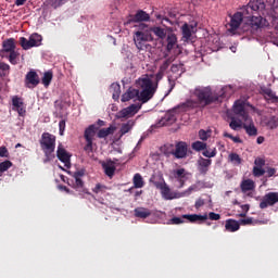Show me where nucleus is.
Returning <instances> with one entry per match:
<instances>
[{
  "label": "nucleus",
  "instance_id": "nucleus-56",
  "mask_svg": "<svg viewBox=\"0 0 278 278\" xmlns=\"http://www.w3.org/2000/svg\"><path fill=\"white\" fill-rule=\"evenodd\" d=\"M173 61L170 59H166L162 65L160 66L159 71H161L162 73H166V71H168V66H170V63Z\"/></svg>",
  "mask_w": 278,
  "mask_h": 278
},
{
  "label": "nucleus",
  "instance_id": "nucleus-54",
  "mask_svg": "<svg viewBox=\"0 0 278 278\" xmlns=\"http://www.w3.org/2000/svg\"><path fill=\"white\" fill-rule=\"evenodd\" d=\"M224 138H229L230 140H232V142L237 144H242V139H240V137H235L227 131L224 132Z\"/></svg>",
  "mask_w": 278,
  "mask_h": 278
},
{
  "label": "nucleus",
  "instance_id": "nucleus-20",
  "mask_svg": "<svg viewBox=\"0 0 278 278\" xmlns=\"http://www.w3.org/2000/svg\"><path fill=\"white\" fill-rule=\"evenodd\" d=\"M242 21H244L242 12L235 13L231 16L230 23H229L231 31H236V29H238V27H240V25H242Z\"/></svg>",
  "mask_w": 278,
  "mask_h": 278
},
{
  "label": "nucleus",
  "instance_id": "nucleus-27",
  "mask_svg": "<svg viewBox=\"0 0 278 278\" xmlns=\"http://www.w3.org/2000/svg\"><path fill=\"white\" fill-rule=\"evenodd\" d=\"M132 184L134 187L128 189V192H130V194H134V190H136V188H144V180L142 179V175L135 174L132 178Z\"/></svg>",
  "mask_w": 278,
  "mask_h": 278
},
{
  "label": "nucleus",
  "instance_id": "nucleus-9",
  "mask_svg": "<svg viewBox=\"0 0 278 278\" xmlns=\"http://www.w3.org/2000/svg\"><path fill=\"white\" fill-rule=\"evenodd\" d=\"M149 21H151V15L143 10H139L135 15H128L124 25H131V23H147Z\"/></svg>",
  "mask_w": 278,
  "mask_h": 278
},
{
  "label": "nucleus",
  "instance_id": "nucleus-19",
  "mask_svg": "<svg viewBox=\"0 0 278 278\" xmlns=\"http://www.w3.org/2000/svg\"><path fill=\"white\" fill-rule=\"evenodd\" d=\"M101 166L106 177H114V173H116V163L114 161L108 160L106 162H102Z\"/></svg>",
  "mask_w": 278,
  "mask_h": 278
},
{
  "label": "nucleus",
  "instance_id": "nucleus-41",
  "mask_svg": "<svg viewBox=\"0 0 278 278\" xmlns=\"http://www.w3.org/2000/svg\"><path fill=\"white\" fill-rule=\"evenodd\" d=\"M228 160L233 166H240V164H242V157H240V154L238 153H230Z\"/></svg>",
  "mask_w": 278,
  "mask_h": 278
},
{
  "label": "nucleus",
  "instance_id": "nucleus-35",
  "mask_svg": "<svg viewBox=\"0 0 278 278\" xmlns=\"http://www.w3.org/2000/svg\"><path fill=\"white\" fill-rule=\"evenodd\" d=\"M170 72H172L174 75H178V77H181V75H184V73H186V67L184 66L182 63L173 64V65L170 66Z\"/></svg>",
  "mask_w": 278,
  "mask_h": 278
},
{
  "label": "nucleus",
  "instance_id": "nucleus-22",
  "mask_svg": "<svg viewBox=\"0 0 278 278\" xmlns=\"http://www.w3.org/2000/svg\"><path fill=\"white\" fill-rule=\"evenodd\" d=\"M197 185H191L187 190L182 192H172L169 201H173V199H182L184 197H190L192 192H197Z\"/></svg>",
  "mask_w": 278,
  "mask_h": 278
},
{
  "label": "nucleus",
  "instance_id": "nucleus-31",
  "mask_svg": "<svg viewBox=\"0 0 278 278\" xmlns=\"http://www.w3.org/2000/svg\"><path fill=\"white\" fill-rule=\"evenodd\" d=\"M175 121H177L175 115L173 113H167L159 122V127H164L166 125H173V123H175Z\"/></svg>",
  "mask_w": 278,
  "mask_h": 278
},
{
  "label": "nucleus",
  "instance_id": "nucleus-33",
  "mask_svg": "<svg viewBox=\"0 0 278 278\" xmlns=\"http://www.w3.org/2000/svg\"><path fill=\"white\" fill-rule=\"evenodd\" d=\"M250 124H243V129L248 136H257V127L253 124V121L249 117Z\"/></svg>",
  "mask_w": 278,
  "mask_h": 278
},
{
  "label": "nucleus",
  "instance_id": "nucleus-17",
  "mask_svg": "<svg viewBox=\"0 0 278 278\" xmlns=\"http://www.w3.org/2000/svg\"><path fill=\"white\" fill-rule=\"evenodd\" d=\"M142 104H130L128 108L123 109L119 114L122 118H127V116H135V114H138V112H140Z\"/></svg>",
  "mask_w": 278,
  "mask_h": 278
},
{
  "label": "nucleus",
  "instance_id": "nucleus-32",
  "mask_svg": "<svg viewBox=\"0 0 278 278\" xmlns=\"http://www.w3.org/2000/svg\"><path fill=\"white\" fill-rule=\"evenodd\" d=\"M2 51L4 53H12V51H16V43H14V39L10 38L3 41Z\"/></svg>",
  "mask_w": 278,
  "mask_h": 278
},
{
  "label": "nucleus",
  "instance_id": "nucleus-52",
  "mask_svg": "<svg viewBox=\"0 0 278 278\" xmlns=\"http://www.w3.org/2000/svg\"><path fill=\"white\" fill-rule=\"evenodd\" d=\"M230 129H233V131H238L240 127H243L242 122L236 121V118H232L231 122L229 123Z\"/></svg>",
  "mask_w": 278,
  "mask_h": 278
},
{
  "label": "nucleus",
  "instance_id": "nucleus-42",
  "mask_svg": "<svg viewBox=\"0 0 278 278\" xmlns=\"http://www.w3.org/2000/svg\"><path fill=\"white\" fill-rule=\"evenodd\" d=\"M131 127H134V122L122 124V127L119 129V138H123L125 134H129V131H131Z\"/></svg>",
  "mask_w": 278,
  "mask_h": 278
},
{
  "label": "nucleus",
  "instance_id": "nucleus-60",
  "mask_svg": "<svg viewBox=\"0 0 278 278\" xmlns=\"http://www.w3.org/2000/svg\"><path fill=\"white\" fill-rule=\"evenodd\" d=\"M254 164L256 167L263 168V166L266 165V161L262 157H257V159H255Z\"/></svg>",
  "mask_w": 278,
  "mask_h": 278
},
{
  "label": "nucleus",
  "instance_id": "nucleus-30",
  "mask_svg": "<svg viewBox=\"0 0 278 278\" xmlns=\"http://www.w3.org/2000/svg\"><path fill=\"white\" fill-rule=\"evenodd\" d=\"M226 231H230L231 233L238 231L240 229V223L236 219H227L225 224Z\"/></svg>",
  "mask_w": 278,
  "mask_h": 278
},
{
  "label": "nucleus",
  "instance_id": "nucleus-37",
  "mask_svg": "<svg viewBox=\"0 0 278 278\" xmlns=\"http://www.w3.org/2000/svg\"><path fill=\"white\" fill-rule=\"evenodd\" d=\"M242 192H249L251 190H255V182L251 179L243 180L241 182Z\"/></svg>",
  "mask_w": 278,
  "mask_h": 278
},
{
  "label": "nucleus",
  "instance_id": "nucleus-28",
  "mask_svg": "<svg viewBox=\"0 0 278 278\" xmlns=\"http://www.w3.org/2000/svg\"><path fill=\"white\" fill-rule=\"evenodd\" d=\"M192 29H194V26L189 25L188 23H185L181 26L182 39L185 40V42H188V40L192 38Z\"/></svg>",
  "mask_w": 278,
  "mask_h": 278
},
{
  "label": "nucleus",
  "instance_id": "nucleus-49",
  "mask_svg": "<svg viewBox=\"0 0 278 278\" xmlns=\"http://www.w3.org/2000/svg\"><path fill=\"white\" fill-rule=\"evenodd\" d=\"M12 105L17 110L18 108H23L25 103L23 102V99H21L18 96H14L12 98Z\"/></svg>",
  "mask_w": 278,
  "mask_h": 278
},
{
  "label": "nucleus",
  "instance_id": "nucleus-57",
  "mask_svg": "<svg viewBox=\"0 0 278 278\" xmlns=\"http://www.w3.org/2000/svg\"><path fill=\"white\" fill-rule=\"evenodd\" d=\"M75 182L73 184V188H75V190H81V188H84V180H81V178H74Z\"/></svg>",
  "mask_w": 278,
  "mask_h": 278
},
{
  "label": "nucleus",
  "instance_id": "nucleus-21",
  "mask_svg": "<svg viewBox=\"0 0 278 278\" xmlns=\"http://www.w3.org/2000/svg\"><path fill=\"white\" fill-rule=\"evenodd\" d=\"M166 51L170 53L175 47H177V35L175 33H168L165 37Z\"/></svg>",
  "mask_w": 278,
  "mask_h": 278
},
{
  "label": "nucleus",
  "instance_id": "nucleus-51",
  "mask_svg": "<svg viewBox=\"0 0 278 278\" xmlns=\"http://www.w3.org/2000/svg\"><path fill=\"white\" fill-rule=\"evenodd\" d=\"M13 164L11 161H3L0 163V173H5V170H10L12 168Z\"/></svg>",
  "mask_w": 278,
  "mask_h": 278
},
{
  "label": "nucleus",
  "instance_id": "nucleus-62",
  "mask_svg": "<svg viewBox=\"0 0 278 278\" xmlns=\"http://www.w3.org/2000/svg\"><path fill=\"white\" fill-rule=\"evenodd\" d=\"M199 138H200V140L205 141V140H207V138H210V135L207 134V131L201 129L199 131Z\"/></svg>",
  "mask_w": 278,
  "mask_h": 278
},
{
  "label": "nucleus",
  "instance_id": "nucleus-1",
  "mask_svg": "<svg viewBox=\"0 0 278 278\" xmlns=\"http://www.w3.org/2000/svg\"><path fill=\"white\" fill-rule=\"evenodd\" d=\"M139 90V101L141 104L149 103L157 92V84L153 83V75H142L136 80Z\"/></svg>",
  "mask_w": 278,
  "mask_h": 278
},
{
  "label": "nucleus",
  "instance_id": "nucleus-45",
  "mask_svg": "<svg viewBox=\"0 0 278 278\" xmlns=\"http://www.w3.org/2000/svg\"><path fill=\"white\" fill-rule=\"evenodd\" d=\"M9 56L8 60L10 62V64H13V66H16V64H18V55L20 53L16 52V50H13L12 52H9Z\"/></svg>",
  "mask_w": 278,
  "mask_h": 278
},
{
  "label": "nucleus",
  "instance_id": "nucleus-3",
  "mask_svg": "<svg viewBox=\"0 0 278 278\" xmlns=\"http://www.w3.org/2000/svg\"><path fill=\"white\" fill-rule=\"evenodd\" d=\"M39 144L41 148V151L45 153V157L48 162H51L55 155L53 153L55 152V135H52L50 132H43L41 135V139L39 140Z\"/></svg>",
  "mask_w": 278,
  "mask_h": 278
},
{
  "label": "nucleus",
  "instance_id": "nucleus-40",
  "mask_svg": "<svg viewBox=\"0 0 278 278\" xmlns=\"http://www.w3.org/2000/svg\"><path fill=\"white\" fill-rule=\"evenodd\" d=\"M160 190L163 199H165V201H170L173 192L170 191V187H168V184L163 185Z\"/></svg>",
  "mask_w": 278,
  "mask_h": 278
},
{
  "label": "nucleus",
  "instance_id": "nucleus-50",
  "mask_svg": "<svg viewBox=\"0 0 278 278\" xmlns=\"http://www.w3.org/2000/svg\"><path fill=\"white\" fill-rule=\"evenodd\" d=\"M266 21H270L271 25H278V13L271 11V13L266 17Z\"/></svg>",
  "mask_w": 278,
  "mask_h": 278
},
{
  "label": "nucleus",
  "instance_id": "nucleus-48",
  "mask_svg": "<svg viewBox=\"0 0 278 278\" xmlns=\"http://www.w3.org/2000/svg\"><path fill=\"white\" fill-rule=\"evenodd\" d=\"M253 12L254 11H253V9H251V5L248 4L242 8L241 14H242L243 18H248V21H249V18H251V14H253Z\"/></svg>",
  "mask_w": 278,
  "mask_h": 278
},
{
  "label": "nucleus",
  "instance_id": "nucleus-14",
  "mask_svg": "<svg viewBox=\"0 0 278 278\" xmlns=\"http://www.w3.org/2000/svg\"><path fill=\"white\" fill-rule=\"evenodd\" d=\"M233 112L237 116H240L242 121L249 123V112L244 108V102L236 101L233 104Z\"/></svg>",
  "mask_w": 278,
  "mask_h": 278
},
{
  "label": "nucleus",
  "instance_id": "nucleus-61",
  "mask_svg": "<svg viewBox=\"0 0 278 278\" xmlns=\"http://www.w3.org/2000/svg\"><path fill=\"white\" fill-rule=\"evenodd\" d=\"M0 157H10V152L8 151V148L0 147Z\"/></svg>",
  "mask_w": 278,
  "mask_h": 278
},
{
  "label": "nucleus",
  "instance_id": "nucleus-24",
  "mask_svg": "<svg viewBox=\"0 0 278 278\" xmlns=\"http://www.w3.org/2000/svg\"><path fill=\"white\" fill-rule=\"evenodd\" d=\"M248 4L253 12H264V10H266V3L264 0H250Z\"/></svg>",
  "mask_w": 278,
  "mask_h": 278
},
{
  "label": "nucleus",
  "instance_id": "nucleus-43",
  "mask_svg": "<svg viewBox=\"0 0 278 278\" xmlns=\"http://www.w3.org/2000/svg\"><path fill=\"white\" fill-rule=\"evenodd\" d=\"M52 79H53V72L49 71L43 74L41 81L43 86H46L47 88L48 86L51 85Z\"/></svg>",
  "mask_w": 278,
  "mask_h": 278
},
{
  "label": "nucleus",
  "instance_id": "nucleus-2",
  "mask_svg": "<svg viewBox=\"0 0 278 278\" xmlns=\"http://www.w3.org/2000/svg\"><path fill=\"white\" fill-rule=\"evenodd\" d=\"M193 97H195L197 102L201 108H207V105H212V103H216V101H220V98L216 92L212 91V87H201L198 86L194 88L192 92Z\"/></svg>",
  "mask_w": 278,
  "mask_h": 278
},
{
  "label": "nucleus",
  "instance_id": "nucleus-23",
  "mask_svg": "<svg viewBox=\"0 0 278 278\" xmlns=\"http://www.w3.org/2000/svg\"><path fill=\"white\" fill-rule=\"evenodd\" d=\"M198 166L199 173H201V175H207L210 166H212V160L200 157L198 161Z\"/></svg>",
  "mask_w": 278,
  "mask_h": 278
},
{
  "label": "nucleus",
  "instance_id": "nucleus-15",
  "mask_svg": "<svg viewBox=\"0 0 278 278\" xmlns=\"http://www.w3.org/2000/svg\"><path fill=\"white\" fill-rule=\"evenodd\" d=\"M174 179L178 181V188H184L186 186V181H188V175H190L188 172H186V168H179L173 172Z\"/></svg>",
  "mask_w": 278,
  "mask_h": 278
},
{
  "label": "nucleus",
  "instance_id": "nucleus-6",
  "mask_svg": "<svg viewBox=\"0 0 278 278\" xmlns=\"http://www.w3.org/2000/svg\"><path fill=\"white\" fill-rule=\"evenodd\" d=\"M134 41L139 51H144L148 49V42H153V35L149 31H136L134 36Z\"/></svg>",
  "mask_w": 278,
  "mask_h": 278
},
{
  "label": "nucleus",
  "instance_id": "nucleus-47",
  "mask_svg": "<svg viewBox=\"0 0 278 278\" xmlns=\"http://www.w3.org/2000/svg\"><path fill=\"white\" fill-rule=\"evenodd\" d=\"M68 0H48L49 5L53 8L54 10H58V8H62L64 3H66Z\"/></svg>",
  "mask_w": 278,
  "mask_h": 278
},
{
  "label": "nucleus",
  "instance_id": "nucleus-58",
  "mask_svg": "<svg viewBox=\"0 0 278 278\" xmlns=\"http://www.w3.org/2000/svg\"><path fill=\"white\" fill-rule=\"evenodd\" d=\"M202 155H204V157H216V148H214L211 152L210 150H204Z\"/></svg>",
  "mask_w": 278,
  "mask_h": 278
},
{
  "label": "nucleus",
  "instance_id": "nucleus-8",
  "mask_svg": "<svg viewBox=\"0 0 278 278\" xmlns=\"http://www.w3.org/2000/svg\"><path fill=\"white\" fill-rule=\"evenodd\" d=\"M99 131V127L94 124L90 125L88 128L85 129V140L86 146L84 147V151L87 153H92V141L94 140V136Z\"/></svg>",
  "mask_w": 278,
  "mask_h": 278
},
{
  "label": "nucleus",
  "instance_id": "nucleus-13",
  "mask_svg": "<svg viewBox=\"0 0 278 278\" xmlns=\"http://www.w3.org/2000/svg\"><path fill=\"white\" fill-rule=\"evenodd\" d=\"M40 84V77L38 76V73L35 71H29L25 76V86L26 88L34 89L36 86Z\"/></svg>",
  "mask_w": 278,
  "mask_h": 278
},
{
  "label": "nucleus",
  "instance_id": "nucleus-55",
  "mask_svg": "<svg viewBox=\"0 0 278 278\" xmlns=\"http://www.w3.org/2000/svg\"><path fill=\"white\" fill-rule=\"evenodd\" d=\"M252 173L254 177H262L266 174V170L262 167L254 166Z\"/></svg>",
  "mask_w": 278,
  "mask_h": 278
},
{
  "label": "nucleus",
  "instance_id": "nucleus-4",
  "mask_svg": "<svg viewBox=\"0 0 278 278\" xmlns=\"http://www.w3.org/2000/svg\"><path fill=\"white\" fill-rule=\"evenodd\" d=\"M266 25H268L267 20L262 17V15H252L248 22L243 24L242 31L247 34V36H255V31L262 29V27H266Z\"/></svg>",
  "mask_w": 278,
  "mask_h": 278
},
{
  "label": "nucleus",
  "instance_id": "nucleus-16",
  "mask_svg": "<svg viewBox=\"0 0 278 278\" xmlns=\"http://www.w3.org/2000/svg\"><path fill=\"white\" fill-rule=\"evenodd\" d=\"M261 94H263L264 99L267 101V103H278V97L273 89L263 87L261 88Z\"/></svg>",
  "mask_w": 278,
  "mask_h": 278
},
{
  "label": "nucleus",
  "instance_id": "nucleus-26",
  "mask_svg": "<svg viewBox=\"0 0 278 278\" xmlns=\"http://www.w3.org/2000/svg\"><path fill=\"white\" fill-rule=\"evenodd\" d=\"M182 218H186L189 220V223H205L207 220L208 216L207 214L204 215H198V214H191V215H182Z\"/></svg>",
  "mask_w": 278,
  "mask_h": 278
},
{
  "label": "nucleus",
  "instance_id": "nucleus-39",
  "mask_svg": "<svg viewBox=\"0 0 278 278\" xmlns=\"http://www.w3.org/2000/svg\"><path fill=\"white\" fill-rule=\"evenodd\" d=\"M111 92L114 101H118L121 97V85L118 83H113L111 85Z\"/></svg>",
  "mask_w": 278,
  "mask_h": 278
},
{
  "label": "nucleus",
  "instance_id": "nucleus-53",
  "mask_svg": "<svg viewBox=\"0 0 278 278\" xmlns=\"http://www.w3.org/2000/svg\"><path fill=\"white\" fill-rule=\"evenodd\" d=\"M165 74H166L165 72H162L160 70L155 74L153 84H156V88L160 86V81H162V79H164Z\"/></svg>",
  "mask_w": 278,
  "mask_h": 278
},
{
  "label": "nucleus",
  "instance_id": "nucleus-12",
  "mask_svg": "<svg viewBox=\"0 0 278 278\" xmlns=\"http://www.w3.org/2000/svg\"><path fill=\"white\" fill-rule=\"evenodd\" d=\"M201 108V104L197 100L188 99L186 102L175 108V112H190V110H197Z\"/></svg>",
  "mask_w": 278,
  "mask_h": 278
},
{
  "label": "nucleus",
  "instance_id": "nucleus-29",
  "mask_svg": "<svg viewBox=\"0 0 278 278\" xmlns=\"http://www.w3.org/2000/svg\"><path fill=\"white\" fill-rule=\"evenodd\" d=\"M150 182L153 184V186L157 189L161 190L166 186V180H164V176L159 175V176H152L150 178Z\"/></svg>",
  "mask_w": 278,
  "mask_h": 278
},
{
  "label": "nucleus",
  "instance_id": "nucleus-11",
  "mask_svg": "<svg viewBox=\"0 0 278 278\" xmlns=\"http://www.w3.org/2000/svg\"><path fill=\"white\" fill-rule=\"evenodd\" d=\"M276 203H278V192H268L263 197L260 207L261 210H266V207L273 206Z\"/></svg>",
  "mask_w": 278,
  "mask_h": 278
},
{
  "label": "nucleus",
  "instance_id": "nucleus-34",
  "mask_svg": "<svg viewBox=\"0 0 278 278\" xmlns=\"http://www.w3.org/2000/svg\"><path fill=\"white\" fill-rule=\"evenodd\" d=\"M136 218H149L151 216V210L146 207H137L135 208Z\"/></svg>",
  "mask_w": 278,
  "mask_h": 278
},
{
  "label": "nucleus",
  "instance_id": "nucleus-63",
  "mask_svg": "<svg viewBox=\"0 0 278 278\" xmlns=\"http://www.w3.org/2000/svg\"><path fill=\"white\" fill-rule=\"evenodd\" d=\"M210 220H220V214L211 212L208 213Z\"/></svg>",
  "mask_w": 278,
  "mask_h": 278
},
{
  "label": "nucleus",
  "instance_id": "nucleus-46",
  "mask_svg": "<svg viewBox=\"0 0 278 278\" xmlns=\"http://www.w3.org/2000/svg\"><path fill=\"white\" fill-rule=\"evenodd\" d=\"M191 148L193 149V151H205V149H207V143L203 141H194L191 144Z\"/></svg>",
  "mask_w": 278,
  "mask_h": 278
},
{
  "label": "nucleus",
  "instance_id": "nucleus-44",
  "mask_svg": "<svg viewBox=\"0 0 278 278\" xmlns=\"http://www.w3.org/2000/svg\"><path fill=\"white\" fill-rule=\"evenodd\" d=\"M266 127H268V129H277L278 128V117L270 116L266 122Z\"/></svg>",
  "mask_w": 278,
  "mask_h": 278
},
{
  "label": "nucleus",
  "instance_id": "nucleus-36",
  "mask_svg": "<svg viewBox=\"0 0 278 278\" xmlns=\"http://www.w3.org/2000/svg\"><path fill=\"white\" fill-rule=\"evenodd\" d=\"M116 131L115 126H110L109 128H102L98 131V138H108V136H112Z\"/></svg>",
  "mask_w": 278,
  "mask_h": 278
},
{
  "label": "nucleus",
  "instance_id": "nucleus-10",
  "mask_svg": "<svg viewBox=\"0 0 278 278\" xmlns=\"http://www.w3.org/2000/svg\"><path fill=\"white\" fill-rule=\"evenodd\" d=\"M56 157L58 160H60V162H62L65 166V168H71V153H68V151H66V149H64V146L59 144L58 146V150H56Z\"/></svg>",
  "mask_w": 278,
  "mask_h": 278
},
{
  "label": "nucleus",
  "instance_id": "nucleus-64",
  "mask_svg": "<svg viewBox=\"0 0 278 278\" xmlns=\"http://www.w3.org/2000/svg\"><path fill=\"white\" fill-rule=\"evenodd\" d=\"M266 3L273 8V10H277L278 8V0H266Z\"/></svg>",
  "mask_w": 278,
  "mask_h": 278
},
{
  "label": "nucleus",
  "instance_id": "nucleus-7",
  "mask_svg": "<svg viewBox=\"0 0 278 278\" xmlns=\"http://www.w3.org/2000/svg\"><path fill=\"white\" fill-rule=\"evenodd\" d=\"M42 42V36L35 33L29 36V39L25 37L20 38V45L24 51H28V49H33V47H40Z\"/></svg>",
  "mask_w": 278,
  "mask_h": 278
},
{
  "label": "nucleus",
  "instance_id": "nucleus-59",
  "mask_svg": "<svg viewBox=\"0 0 278 278\" xmlns=\"http://www.w3.org/2000/svg\"><path fill=\"white\" fill-rule=\"evenodd\" d=\"M108 187L101 185V184H97L96 187L92 189V192H94L96 194H99V192H103V190H106Z\"/></svg>",
  "mask_w": 278,
  "mask_h": 278
},
{
  "label": "nucleus",
  "instance_id": "nucleus-25",
  "mask_svg": "<svg viewBox=\"0 0 278 278\" xmlns=\"http://www.w3.org/2000/svg\"><path fill=\"white\" fill-rule=\"evenodd\" d=\"M235 90L231 85L225 86L220 89L219 93H216L217 97L219 98L218 101H223V99H229L231 94H233Z\"/></svg>",
  "mask_w": 278,
  "mask_h": 278
},
{
  "label": "nucleus",
  "instance_id": "nucleus-5",
  "mask_svg": "<svg viewBox=\"0 0 278 278\" xmlns=\"http://www.w3.org/2000/svg\"><path fill=\"white\" fill-rule=\"evenodd\" d=\"M164 154L168 157L169 155H174L176 160H184L188 157V143L184 141H179L176 143L175 149L173 144L164 146Z\"/></svg>",
  "mask_w": 278,
  "mask_h": 278
},
{
  "label": "nucleus",
  "instance_id": "nucleus-38",
  "mask_svg": "<svg viewBox=\"0 0 278 278\" xmlns=\"http://www.w3.org/2000/svg\"><path fill=\"white\" fill-rule=\"evenodd\" d=\"M150 31H152V34L156 35L160 38V40H164V38H166V29H164L160 26L151 27Z\"/></svg>",
  "mask_w": 278,
  "mask_h": 278
},
{
  "label": "nucleus",
  "instance_id": "nucleus-18",
  "mask_svg": "<svg viewBox=\"0 0 278 278\" xmlns=\"http://www.w3.org/2000/svg\"><path fill=\"white\" fill-rule=\"evenodd\" d=\"M131 99H138V101H140V90L131 87L128 88L122 96V103H127V101H131Z\"/></svg>",
  "mask_w": 278,
  "mask_h": 278
}]
</instances>
